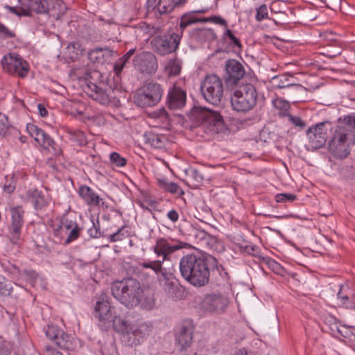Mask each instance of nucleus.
<instances>
[{"label": "nucleus", "instance_id": "nucleus-1", "mask_svg": "<svg viewBox=\"0 0 355 355\" xmlns=\"http://www.w3.org/2000/svg\"><path fill=\"white\" fill-rule=\"evenodd\" d=\"M94 316L98 320V325L102 329L107 330L112 325L116 331L122 334L124 340L130 346L140 344L141 339L150 331V326L146 323L132 324L123 318L116 315L114 307L105 295L101 296L96 302Z\"/></svg>", "mask_w": 355, "mask_h": 355}, {"label": "nucleus", "instance_id": "nucleus-2", "mask_svg": "<svg viewBox=\"0 0 355 355\" xmlns=\"http://www.w3.org/2000/svg\"><path fill=\"white\" fill-rule=\"evenodd\" d=\"M112 293L114 298L129 309L140 305L144 309H152L155 306L153 295L145 292L140 282L135 279L114 282Z\"/></svg>", "mask_w": 355, "mask_h": 355}, {"label": "nucleus", "instance_id": "nucleus-3", "mask_svg": "<svg viewBox=\"0 0 355 355\" xmlns=\"http://www.w3.org/2000/svg\"><path fill=\"white\" fill-rule=\"evenodd\" d=\"M215 262V259L205 257L197 253L183 256L180 261V271L182 277L196 287L206 285L209 279L208 262Z\"/></svg>", "mask_w": 355, "mask_h": 355}, {"label": "nucleus", "instance_id": "nucleus-4", "mask_svg": "<svg viewBox=\"0 0 355 355\" xmlns=\"http://www.w3.org/2000/svg\"><path fill=\"white\" fill-rule=\"evenodd\" d=\"M185 245L186 243H183L171 244L165 239H158L153 248V250L157 257H161V259L139 263L138 265L139 269L141 270L151 269L156 274L161 272L163 269L162 264L168 259V257L175 251L183 248Z\"/></svg>", "mask_w": 355, "mask_h": 355}, {"label": "nucleus", "instance_id": "nucleus-5", "mask_svg": "<svg viewBox=\"0 0 355 355\" xmlns=\"http://www.w3.org/2000/svg\"><path fill=\"white\" fill-rule=\"evenodd\" d=\"M257 103V92L252 84L238 86L231 96V105L234 111L246 113L252 110Z\"/></svg>", "mask_w": 355, "mask_h": 355}, {"label": "nucleus", "instance_id": "nucleus-6", "mask_svg": "<svg viewBox=\"0 0 355 355\" xmlns=\"http://www.w3.org/2000/svg\"><path fill=\"white\" fill-rule=\"evenodd\" d=\"M189 117L197 123H202L205 128L213 133H218L224 130L223 117L217 111L205 107H194Z\"/></svg>", "mask_w": 355, "mask_h": 355}, {"label": "nucleus", "instance_id": "nucleus-7", "mask_svg": "<svg viewBox=\"0 0 355 355\" xmlns=\"http://www.w3.org/2000/svg\"><path fill=\"white\" fill-rule=\"evenodd\" d=\"M355 143V130H351L345 123L338 127L329 143V148L333 153L340 157H346L348 155L347 147Z\"/></svg>", "mask_w": 355, "mask_h": 355}, {"label": "nucleus", "instance_id": "nucleus-8", "mask_svg": "<svg viewBox=\"0 0 355 355\" xmlns=\"http://www.w3.org/2000/svg\"><path fill=\"white\" fill-rule=\"evenodd\" d=\"M200 90L204 98L209 103L218 105L223 98V84L222 80L215 74L205 77L201 84Z\"/></svg>", "mask_w": 355, "mask_h": 355}, {"label": "nucleus", "instance_id": "nucleus-9", "mask_svg": "<svg viewBox=\"0 0 355 355\" xmlns=\"http://www.w3.org/2000/svg\"><path fill=\"white\" fill-rule=\"evenodd\" d=\"M162 94L163 89L159 84L149 83L137 90L134 101L139 107H151L159 102Z\"/></svg>", "mask_w": 355, "mask_h": 355}, {"label": "nucleus", "instance_id": "nucleus-10", "mask_svg": "<svg viewBox=\"0 0 355 355\" xmlns=\"http://www.w3.org/2000/svg\"><path fill=\"white\" fill-rule=\"evenodd\" d=\"M229 304L227 296L220 293H212L205 295L198 304L200 311L205 314L220 313L224 311Z\"/></svg>", "mask_w": 355, "mask_h": 355}, {"label": "nucleus", "instance_id": "nucleus-11", "mask_svg": "<svg viewBox=\"0 0 355 355\" xmlns=\"http://www.w3.org/2000/svg\"><path fill=\"white\" fill-rule=\"evenodd\" d=\"M1 65L4 71L22 78L27 75L29 70L28 62L15 53L5 55L1 60Z\"/></svg>", "mask_w": 355, "mask_h": 355}, {"label": "nucleus", "instance_id": "nucleus-12", "mask_svg": "<svg viewBox=\"0 0 355 355\" xmlns=\"http://www.w3.org/2000/svg\"><path fill=\"white\" fill-rule=\"evenodd\" d=\"M180 36L178 34L155 37L151 42L153 49L157 53L164 55L175 51L180 44Z\"/></svg>", "mask_w": 355, "mask_h": 355}, {"label": "nucleus", "instance_id": "nucleus-13", "mask_svg": "<svg viewBox=\"0 0 355 355\" xmlns=\"http://www.w3.org/2000/svg\"><path fill=\"white\" fill-rule=\"evenodd\" d=\"M330 128L331 124L328 121L321 122L309 128L306 131V135L311 147L316 149L323 146Z\"/></svg>", "mask_w": 355, "mask_h": 355}, {"label": "nucleus", "instance_id": "nucleus-14", "mask_svg": "<svg viewBox=\"0 0 355 355\" xmlns=\"http://www.w3.org/2000/svg\"><path fill=\"white\" fill-rule=\"evenodd\" d=\"M10 211L11 220L8 227V237L13 244H17L21 239L24 211L21 206L11 207Z\"/></svg>", "mask_w": 355, "mask_h": 355}, {"label": "nucleus", "instance_id": "nucleus-15", "mask_svg": "<svg viewBox=\"0 0 355 355\" xmlns=\"http://www.w3.org/2000/svg\"><path fill=\"white\" fill-rule=\"evenodd\" d=\"M46 336L62 349L68 351L75 348L73 338L57 326L48 325Z\"/></svg>", "mask_w": 355, "mask_h": 355}, {"label": "nucleus", "instance_id": "nucleus-16", "mask_svg": "<svg viewBox=\"0 0 355 355\" xmlns=\"http://www.w3.org/2000/svg\"><path fill=\"white\" fill-rule=\"evenodd\" d=\"M26 130L31 137L34 138L35 141L40 144L44 148L49 152H52L55 155L61 153L60 149H55L54 146L55 142L52 138L41 128L33 123H28L27 124Z\"/></svg>", "mask_w": 355, "mask_h": 355}, {"label": "nucleus", "instance_id": "nucleus-17", "mask_svg": "<svg viewBox=\"0 0 355 355\" xmlns=\"http://www.w3.org/2000/svg\"><path fill=\"white\" fill-rule=\"evenodd\" d=\"M134 67L142 73H155L157 62L155 56L150 52L143 51L137 54L133 59Z\"/></svg>", "mask_w": 355, "mask_h": 355}, {"label": "nucleus", "instance_id": "nucleus-18", "mask_svg": "<svg viewBox=\"0 0 355 355\" xmlns=\"http://www.w3.org/2000/svg\"><path fill=\"white\" fill-rule=\"evenodd\" d=\"M23 16L31 15L32 12L44 14L50 10L47 0H18Z\"/></svg>", "mask_w": 355, "mask_h": 355}, {"label": "nucleus", "instance_id": "nucleus-19", "mask_svg": "<svg viewBox=\"0 0 355 355\" xmlns=\"http://www.w3.org/2000/svg\"><path fill=\"white\" fill-rule=\"evenodd\" d=\"M187 94L184 90L174 85L168 89L167 105L171 110H182L186 105Z\"/></svg>", "mask_w": 355, "mask_h": 355}, {"label": "nucleus", "instance_id": "nucleus-20", "mask_svg": "<svg viewBox=\"0 0 355 355\" xmlns=\"http://www.w3.org/2000/svg\"><path fill=\"white\" fill-rule=\"evenodd\" d=\"M225 70L227 73L226 81L230 84H236L245 74V70L242 64L234 59L227 62Z\"/></svg>", "mask_w": 355, "mask_h": 355}, {"label": "nucleus", "instance_id": "nucleus-21", "mask_svg": "<svg viewBox=\"0 0 355 355\" xmlns=\"http://www.w3.org/2000/svg\"><path fill=\"white\" fill-rule=\"evenodd\" d=\"M84 91L88 96L102 105H107L110 102L111 98L107 92L93 83H87Z\"/></svg>", "mask_w": 355, "mask_h": 355}, {"label": "nucleus", "instance_id": "nucleus-22", "mask_svg": "<svg viewBox=\"0 0 355 355\" xmlns=\"http://www.w3.org/2000/svg\"><path fill=\"white\" fill-rule=\"evenodd\" d=\"M78 194L87 205L96 207L104 205L103 199L88 186H80Z\"/></svg>", "mask_w": 355, "mask_h": 355}, {"label": "nucleus", "instance_id": "nucleus-23", "mask_svg": "<svg viewBox=\"0 0 355 355\" xmlns=\"http://www.w3.org/2000/svg\"><path fill=\"white\" fill-rule=\"evenodd\" d=\"M337 299L340 301V306L346 309L355 308V293L349 286H340Z\"/></svg>", "mask_w": 355, "mask_h": 355}, {"label": "nucleus", "instance_id": "nucleus-24", "mask_svg": "<svg viewBox=\"0 0 355 355\" xmlns=\"http://www.w3.org/2000/svg\"><path fill=\"white\" fill-rule=\"evenodd\" d=\"M114 51L107 48H96L91 50L88 54L89 60L94 63L103 64L110 60Z\"/></svg>", "mask_w": 355, "mask_h": 355}, {"label": "nucleus", "instance_id": "nucleus-25", "mask_svg": "<svg viewBox=\"0 0 355 355\" xmlns=\"http://www.w3.org/2000/svg\"><path fill=\"white\" fill-rule=\"evenodd\" d=\"M192 329L186 326L181 327L176 336V341L180 345V349H184L189 347L192 343Z\"/></svg>", "mask_w": 355, "mask_h": 355}, {"label": "nucleus", "instance_id": "nucleus-26", "mask_svg": "<svg viewBox=\"0 0 355 355\" xmlns=\"http://www.w3.org/2000/svg\"><path fill=\"white\" fill-rule=\"evenodd\" d=\"M293 77L288 73L279 75L274 76L272 78V83L274 87L277 88H286V87H295L296 89H301L302 86L298 84H295L292 81Z\"/></svg>", "mask_w": 355, "mask_h": 355}, {"label": "nucleus", "instance_id": "nucleus-27", "mask_svg": "<svg viewBox=\"0 0 355 355\" xmlns=\"http://www.w3.org/2000/svg\"><path fill=\"white\" fill-rule=\"evenodd\" d=\"M157 182L159 187L165 191L170 192L171 193L173 194H178L179 196L184 194L183 190L180 187L178 184L168 181L165 178H157Z\"/></svg>", "mask_w": 355, "mask_h": 355}, {"label": "nucleus", "instance_id": "nucleus-28", "mask_svg": "<svg viewBox=\"0 0 355 355\" xmlns=\"http://www.w3.org/2000/svg\"><path fill=\"white\" fill-rule=\"evenodd\" d=\"M144 143L155 148H161L164 146V137L153 132H147L143 135Z\"/></svg>", "mask_w": 355, "mask_h": 355}, {"label": "nucleus", "instance_id": "nucleus-29", "mask_svg": "<svg viewBox=\"0 0 355 355\" xmlns=\"http://www.w3.org/2000/svg\"><path fill=\"white\" fill-rule=\"evenodd\" d=\"M27 196L35 209H42L47 204L44 196L37 189H30L27 192Z\"/></svg>", "mask_w": 355, "mask_h": 355}, {"label": "nucleus", "instance_id": "nucleus-30", "mask_svg": "<svg viewBox=\"0 0 355 355\" xmlns=\"http://www.w3.org/2000/svg\"><path fill=\"white\" fill-rule=\"evenodd\" d=\"M181 62L176 58L169 60L165 65V72L168 76H177L181 71Z\"/></svg>", "mask_w": 355, "mask_h": 355}, {"label": "nucleus", "instance_id": "nucleus-31", "mask_svg": "<svg viewBox=\"0 0 355 355\" xmlns=\"http://www.w3.org/2000/svg\"><path fill=\"white\" fill-rule=\"evenodd\" d=\"M48 223L53 231V235L58 239L57 242H60L64 237L62 220L59 218L51 219Z\"/></svg>", "mask_w": 355, "mask_h": 355}, {"label": "nucleus", "instance_id": "nucleus-32", "mask_svg": "<svg viewBox=\"0 0 355 355\" xmlns=\"http://www.w3.org/2000/svg\"><path fill=\"white\" fill-rule=\"evenodd\" d=\"M52 4V15L57 19H60L67 11V6L62 0H50L49 4Z\"/></svg>", "mask_w": 355, "mask_h": 355}, {"label": "nucleus", "instance_id": "nucleus-33", "mask_svg": "<svg viewBox=\"0 0 355 355\" xmlns=\"http://www.w3.org/2000/svg\"><path fill=\"white\" fill-rule=\"evenodd\" d=\"M160 284L162 285L164 290L168 295L172 298H177L176 291L178 290L177 285L170 281L166 275H164V278L159 279Z\"/></svg>", "mask_w": 355, "mask_h": 355}, {"label": "nucleus", "instance_id": "nucleus-34", "mask_svg": "<svg viewBox=\"0 0 355 355\" xmlns=\"http://www.w3.org/2000/svg\"><path fill=\"white\" fill-rule=\"evenodd\" d=\"M135 50L134 49H130L122 58L116 62L114 66V70L116 75H119L121 72L122 69L125 66L126 62L135 53Z\"/></svg>", "mask_w": 355, "mask_h": 355}, {"label": "nucleus", "instance_id": "nucleus-35", "mask_svg": "<svg viewBox=\"0 0 355 355\" xmlns=\"http://www.w3.org/2000/svg\"><path fill=\"white\" fill-rule=\"evenodd\" d=\"M152 119L157 121V123H160L163 125L168 124V114L164 108H160L157 110L153 111L150 113Z\"/></svg>", "mask_w": 355, "mask_h": 355}, {"label": "nucleus", "instance_id": "nucleus-36", "mask_svg": "<svg viewBox=\"0 0 355 355\" xmlns=\"http://www.w3.org/2000/svg\"><path fill=\"white\" fill-rule=\"evenodd\" d=\"M273 105L277 110H279L278 114L281 116H287L288 110L290 107L289 103L282 99L277 98L272 102Z\"/></svg>", "mask_w": 355, "mask_h": 355}, {"label": "nucleus", "instance_id": "nucleus-37", "mask_svg": "<svg viewBox=\"0 0 355 355\" xmlns=\"http://www.w3.org/2000/svg\"><path fill=\"white\" fill-rule=\"evenodd\" d=\"M130 233L127 229L126 226H123L120 229L118 230L115 233L109 235V240L111 242H116L120 241L124 239L125 238L128 237Z\"/></svg>", "mask_w": 355, "mask_h": 355}, {"label": "nucleus", "instance_id": "nucleus-38", "mask_svg": "<svg viewBox=\"0 0 355 355\" xmlns=\"http://www.w3.org/2000/svg\"><path fill=\"white\" fill-rule=\"evenodd\" d=\"M12 291L11 284L6 280L3 276H0V294L3 296H9Z\"/></svg>", "mask_w": 355, "mask_h": 355}, {"label": "nucleus", "instance_id": "nucleus-39", "mask_svg": "<svg viewBox=\"0 0 355 355\" xmlns=\"http://www.w3.org/2000/svg\"><path fill=\"white\" fill-rule=\"evenodd\" d=\"M81 230L82 228L80 227L78 224L76 226H73V227L68 232L67 237L64 241V244L67 245L76 240L80 236Z\"/></svg>", "mask_w": 355, "mask_h": 355}, {"label": "nucleus", "instance_id": "nucleus-40", "mask_svg": "<svg viewBox=\"0 0 355 355\" xmlns=\"http://www.w3.org/2000/svg\"><path fill=\"white\" fill-rule=\"evenodd\" d=\"M196 17L193 14L188 13L184 15L180 19V26L182 30H184L186 27L193 24H196Z\"/></svg>", "mask_w": 355, "mask_h": 355}, {"label": "nucleus", "instance_id": "nucleus-41", "mask_svg": "<svg viewBox=\"0 0 355 355\" xmlns=\"http://www.w3.org/2000/svg\"><path fill=\"white\" fill-rule=\"evenodd\" d=\"M111 162L117 167H122L126 164V159L117 153H112L110 155Z\"/></svg>", "mask_w": 355, "mask_h": 355}, {"label": "nucleus", "instance_id": "nucleus-42", "mask_svg": "<svg viewBox=\"0 0 355 355\" xmlns=\"http://www.w3.org/2000/svg\"><path fill=\"white\" fill-rule=\"evenodd\" d=\"M174 8L173 3L166 0H159L157 6V9L161 14L171 12Z\"/></svg>", "mask_w": 355, "mask_h": 355}, {"label": "nucleus", "instance_id": "nucleus-43", "mask_svg": "<svg viewBox=\"0 0 355 355\" xmlns=\"http://www.w3.org/2000/svg\"><path fill=\"white\" fill-rule=\"evenodd\" d=\"M268 17V8L266 4L261 5L257 8L256 20L261 21Z\"/></svg>", "mask_w": 355, "mask_h": 355}, {"label": "nucleus", "instance_id": "nucleus-44", "mask_svg": "<svg viewBox=\"0 0 355 355\" xmlns=\"http://www.w3.org/2000/svg\"><path fill=\"white\" fill-rule=\"evenodd\" d=\"M296 199V196L292 193H282L275 196V200L277 202H293Z\"/></svg>", "mask_w": 355, "mask_h": 355}, {"label": "nucleus", "instance_id": "nucleus-45", "mask_svg": "<svg viewBox=\"0 0 355 355\" xmlns=\"http://www.w3.org/2000/svg\"><path fill=\"white\" fill-rule=\"evenodd\" d=\"M264 261L266 265L268 266V268L270 270H272L274 272L277 274L281 273L282 268L279 263H277L276 261L271 258H266L264 259Z\"/></svg>", "mask_w": 355, "mask_h": 355}, {"label": "nucleus", "instance_id": "nucleus-46", "mask_svg": "<svg viewBox=\"0 0 355 355\" xmlns=\"http://www.w3.org/2000/svg\"><path fill=\"white\" fill-rule=\"evenodd\" d=\"M189 176L193 180L194 185H198L203 180L202 175L196 169H191L189 171Z\"/></svg>", "mask_w": 355, "mask_h": 355}, {"label": "nucleus", "instance_id": "nucleus-47", "mask_svg": "<svg viewBox=\"0 0 355 355\" xmlns=\"http://www.w3.org/2000/svg\"><path fill=\"white\" fill-rule=\"evenodd\" d=\"M287 117L288 121L296 127L304 128L306 125L305 123L299 116H293L288 114Z\"/></svg>", "mask_w": 355, "mask_h": 355}, {"label": "nucleus", "instance_id": "nucleus-48", "mask_svg": "<svg viewBox=\"0 0 355 355\" xmlns=\"http://www.w3.org/2000/svg\"><path fill=\"white\" fill-rule=\"evenodd\" d=\"M8 128V118L6 115L0 112V135H6Z\"/></svg>", "mask_w": 355, "mask_h": 355}, {"label": "nucleus", "instance_id": "nucleus-49", "mask_svg": "<svg viewBox=\"0 0 355 355\" xmlns=\"http://www.w3.org/2000/svg\"><path fill=\"white\" fill-rule=\"evenodd\" d=\"M336 322V319L332 316L327 317L325 319V322L330 325V329L332 331V333L334 334H335L336 331H337L339 334H341V331L337 326Z\"/></svg>", "mask_w": 355, "mask_h": 355}, {"label": "nucleus", "instance_id": "nucleus-50", "mask_svg": "<svg viewBox=\"0 0 355 355\" xmlns=\"http://www.w3.org/2000/svg\"><path fill=\"white\" fill-rule=\"evenodd\" d=\"M15 33L8 29L3 24L0 23V36L4 38H10L15 37Z\"/></svg>", "mask_w": 355, "mask_h": 355}, {"label": "nucleus", "instance_id": "nucleus-51", "mask_svg": "<svg viewBox=\"0 0 355 355\" xmlns=\"http://www.w3.org/2000/svg\"><path fill=\"white\" fill-rule=\"evenodd\" d=\"M62 223L63 231L65 230L66 232H69L73 227V226H76L77 225V223L76 221L70 220L68 218H64L62 220Z\"/></svg>", "mask_w": 355, "mask_h": 355}, {"label": "nucleus", "instance_id": "nucleus-52", "mask_svg": "<svg viewBox=\"0 0 355 355\" xmlns=\"http://www.w3.org/2000/svg\"><path fill=\"white\" fill-rule=\"evenodd\" d=\"M345 123L350 127L351 130H355V115H350L344 118Z\"/></svg>", "mask_w": 355, "mask_h": 355}, {"label": "nucleus", "instance_id": "nucleus-53", "mask_svg": "<svg viewBox=\"0 0 355 355\" xmlns=\"http://www.w3.org/2000/svg\"><path fill=\"white\" fill-rule=\"evenodd\" d=\"M44 355H63V354L51 347L46 346Z\"/></svg>", "mask_w": 355, "mask_h": 355}, {"label": "nucleus", "instance_id": "nucleus-54", "mask_svg": "<svg viewBox=\"0 0 355 355\" xmlns=\"http://www.w3.org/2000/svg\"><path fill=\"white\" fill-rule=\"evenodd\" d=\"M167 217L173 223H175L179 219V214L175 209L169 211L167 214Z\"/></svg>", "mask_w": 355, "mask_h": 355}, {"label": "nucleus", "instance_id": "nucleus-55", "mask_svg": "<svg viewBox=\"0 0 355 355\" xmlns=\"http://www.w3.org/2000/svg\"><path fill=\"white\" fill-rule=\"evenodd\" d=\"M340 53H341V51L338 48V49H336L334 51H327L326 52H322V54L324 55V56H327V58H334L336 57L337 55H340Z\"/></svg>", "mask_w": 355, "mask_h": 355}, {"label": "nucleus", "instance_id": "nucleus-56", "mask_svg": "<svg viewBox=\"0 0 355 355\" xmlns=\"http://www.w3.org/2000/svg\"><path fill=\"white\" fill-rule=\"evenodd\" d=\"M89 234L93 238H98L101 235L100 231L95 226L94 223H93V227L89 230Z\"/></svg>", "mask_w": 355, "mask_h": 355}, {"label": "nucleus", "instance_id": "nucleus-57", "mask_svg": "<svg viewBox=\"0 0 355 355\" xmlns=\"http://www.w3.org/2000/svg\"><path fill=\"white\" fill-rule=\"evenodd\" d=\"M210 22H214V23H216V24H220L222 26H227L226 21L225 19H223V18H221L220 17H218V16L211 17Z\"/></svg>", "mask_w": 355, "mask_h": 355}, {"label": "nucleus", "instance_id": "nucleus-58", "mask_svg": "<svg viewBox=\"0 0 355 355\" xmlns=\"http://www.w3.org/2000/svg\"><path fill=\"white\" fill-rule=\"evenodd\" d=\"M5 8H6L8 10H9L10 12L15 14L18 16L23 15L22 10H21L20 7L19 8V10H17V7H12L10 6H5Z\"/></svg>", "mask_w": 355, "mask_h": 355}, {"label": "nucleus", "instance_id": "nucleus-59", "mask_svg": "<svg viewBox=\"0 0 355 355\" xmlns=\"http://www.w3.org/2000/svg\"><path fill=\"white\" fill-rule=\"evenodd\" d=\"M234 355H253V353L245 348H241L236 350Z\"/></svg>", "mask_w": 355, "mask_h": 355}, {"label": "nucleus", "instance_id": "nucleus-60", "mask_svg": "<svg viewBox=\"0 0 355 355\" xmlns=\"http://www.w3.org/2000/svg\"><path fill=\"white\" fill-rule=\"evenodd\" d=\"M37 108L41 116L45 117L47 115L48 111L42 104H38Z\"/></svg>", "mask_w": 355, "mask_h": 355}, {"label": "nucleus", "instance_id": "nucleus-61", "mask_svg": "<svg viewBox=\"0 0 355 355\" xmlns=\"http://www.w3.org/2000/svg\"><path fill=\"white\" fill-rule=\"evenodd\" d=\"M15 188V187L12 184H5L3 187V190L5 192L10 193L14 191Z\"/></svg>", "mask_w": 355, "mask_h": 355}, {"label": "nucleus", "instance_id": "nucleus-62", "mask_svg": "<svg viewBox=\"0 0 355 355\" xmlns=\"http://www.w3.org/2000/svg\"><path fill=\"white\" fill-rule=\"evenodd\" d=\"M229 38L234 45L239 47L241 46L239 40L234 34L230 36Z\"/></svg>", "mask_w": 355, "mask_h": 355}, {"label": "nucleus", "instance_id": "nucleus-63", "mask_svg": "<svg viewBox=\"0 0 355 355\" xmlns=\"http://www.w3.org/2000/svg\"><path fill=\"white\" fill-rule=\"evenodd\" d=\"M186 1L187 0H172L171 3H173L174 8H175L178 6H182L183 4L185 3Z\"/></svg>", "mask_w": 355, "mask_h": 355}, {"label": "nucleus", "instance_id": "nucleus-64", "mask_svg": "<svg viewBox=\"0 0 355 355\" xmlns=\"http://www.w3.org/2000/svg\"><path fill=\"white\" fill-rule=\"evenodd\" d=\"M196 23H207L211 21V17H203V18H198L196 17Z\"/></svg>", "mask_w": 355, "mask_h": 355}]
</instances>
